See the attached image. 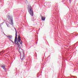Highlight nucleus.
<instances>
[{
	"label": "nucleus",
	"instance_id": "2",
	"mask_svg": "<svg viewBox=\"0 0 78 78\" xmlns=\"http://www.w3.org/2000/svg\"><path fill=\"white\" fill-rule=\"evenodd\" d=\"M28 11L30 14L32 16H33V11L32 10V8L31 6H28Z\"/></svg>",
	"mask_w": 78,
	"mask_h": 78
},
{
	"label": "nucleus",
	"instance_id": "3",
	"mask_svg": "<svg viewBox=\"0 0 78 78\" xmlns=\"http://www.w3.org/2000/svg\"><path fill=\"white\" fill-rule=\"evenodd\" d=\"M16 33L15 34V42L16 44H18L19 43V42H18V40L17 39V31H16Z\"/></svg>",
	"mask_w": 78,
	"mask_h": 78
},
{
	"label": "nucleus",
	"instance_id": "6",
	"mask_svg": "<svg viewBox=\"0 0 78 78\" xmlns=\"http://www.w3.org/2000/svg\"><path fill=\"white\" fill-rule=\"evenodd\" d=\"M7 37H9L10 39H11L12 37V36L11 35H9L8 36H6Z\"/></svg>",
	"mask_w": 78,
	"mask_h": 78
},
{
	"label": "nucleus",
	"instance_id": "5",
	"mask_svg": "<svg viewBox=\"0 0 78 78\" xmlns=\"http://www.w3.org/2000/svg\"><path fill=\"white\" fill-rule=\"evenodd\" d=\"M2 68L4 70H6V68H5V65H2V66H1Z\"/></svg>",
	"mask_w": 78,
	"mask_h": 78
},
{
	"label": "nucleus",
	"instance_id": "7",
	"mask_svg": "<svg viewBox=\"0 0 78 78\" xmlns=\"http://www.w3.org/2000/svg\"><path fill=\"white\" fill-rule=\"evenodd\" d=\"M41 19L42 20H45V18L44 16L41 17Z\"/></svg>",
	"mask_w": 78,
	"mask_h": 78
},
{
	"label": "nucleus",
	"instance_id": "1",
	"mask_svg": "<svg viewBox=\"0 0 78 78\" xmlns=\"http://www.w3.org/2000/svg\"><path fill=\"white\" fill-rule=\"evenodd\" d=\"M19 51L20 53H21V56L20 58L21 60L23 61V59L25 58V54H24V52L23 51V50L20 48H19Z\"/></svg>",
	"mask_w": 78,
	"mask_h": 78
},
{
	"label": "nucleus",
	"instance_id": "11",
	"mask_svg": "<svg viewBox=\"0 0 78 78\" xmlns=\"http://www.w3.org/2000/svg\"><path fill=\"white\" fill-rule=\"evenodd\" d=\"M69 1H70H70H71V0H69Z\"/></svg>",
	"mask_w": 78,
	"mask_h": 78
},
{
	"label": "nucleus",
	"instance_id": "9",
	"mask_svg": "<svg viewBox=\"0 0 78 78\" xmlns=\"http://www.w3.org/2000/svg\"><path fill=\"white\" fill-rule=\"evenodd\" d=\"M19 36H20V35H19L18 36V40L20 39V37Z\"/></svg>",
	"mask_w": 78,
	"mask_h": 78
},
{
	"label": "nucleus",
	"instance_id": "10",
	"mask_svg": "<svg viewBox=\"0 0 78 78\" xmlns=\"http://www.w3.org/2000/svg\"><path fill=\"white\" fill-rule=\"evenodd\" d=\"M10 41H11L12 42H13V41H12V40H10Z\"/></svg>",
	"mask_w": 78,
	"mask_h": 78
},
{
	"label": "nucleus",
	"instance_id": "8",
	"mask_svg": "<svg viewBox=\"0 0 78 78\" xmlns=\"http://www.w3.org/2000/svg\"><path fill=\"white\" fill-rule=\"evenodd\" d=\"M19 42L20 43V44H22V41L21 40V39H20L18 40Z\"/></svg>",
	"mask_w": 78,
	"mask_h": 78
},
{
	"label": "nucleus",
	"instance_id": "4",
	"mask_svg": "<svg viewBox=\"0 0 78 78\" xmlns=\"http://www.w3.org/2000/svg\"><path fill=\"white\" fill-rule=\"evenodd\" d=\"M7 18H8V19H10V20H9V21H10V22H11V23L12 24V19H10V16H9V15L8 16H7Z\"/></svg>",
	"mask_w": 78,
	"mask_h": 78
}]
</instances>
